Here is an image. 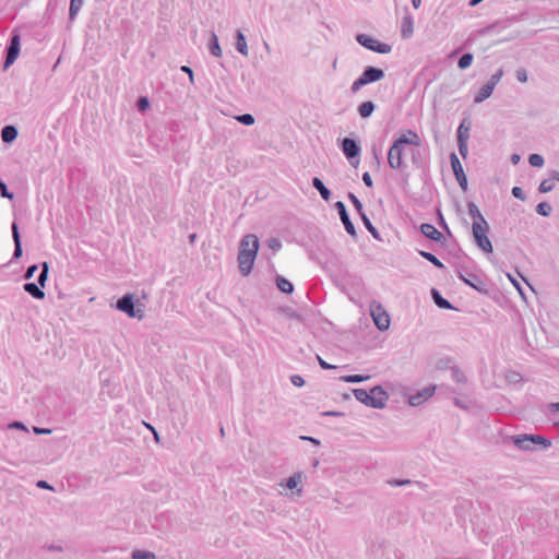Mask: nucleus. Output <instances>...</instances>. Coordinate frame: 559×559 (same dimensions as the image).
<instances>
[{"instance_id": "9b49d317", "label": "nucleus", "mask_w": 559, "mask_h": 559, "mask_svg": "<svg viewBox=\"0 0 559 559\" xmlns=\"http://www.w3.org/2000/svg\"><path fill=\"white\" fill-rule=\"evenodd\" d=\"M370 314L376 326L380 331H386L390 326V317L381 304L372 301L370 304Z\"/></svg>"}, {"instance_id": "bf43d9fd", "label": "nucleus", "mask_w": 559, "mask_h": 559, "mask_svg": "<svg viewBox=\"0 0 559 559\" xmlns=\"http://www.w3.org/2000/svg\"><path fill=\"white\" fill-rule=\"evenodd\" d=\"M180 70L189 75L190 83H194L193 70L188 66H181Z\"/></svg>"}, {"instance_id": "b1692460", "label": "nucleus", "mask_w": 559, "mask_h": 559, "mask_svg": "<svg viewBox=\"0 0 559 559\" xmlns=\"http://www.w3.org/2000/svg\"><path fill=\"white\" fill-rule=\"evenodd\" d=\"M492 92H493V88L491 87V84L485 83L479 88L477 94L475 95L474 103L475 104H480V103L485 102L487 98H489L491 96Z\"/></svg>"}, {"instance_id": "1a4fd4ad", "label": "nucleus", "mask_w": 559, "mask_h": 559, "mask_svg": "<svg viewBox=\"0 0 559 559\" xmlns=\"http://www.w3.org/2000/svg\"><path fill=\"white\" fill-rule=\"evenodd\" d=\"M340 148L350 165L356 168L359 164L361 152L359 143L355 139L346 136L342 140Z\"/></svg>"}, {"instance_id": "f704fd0d", "label": "nucleus", "mask_w": 559, "mask_h": 559, "mask_svg": "<svg viewBox=\"0 0 559 559\" xmlns=\"http://www.w3.org/2000/svg\"><path fill=\"white\" fill-rule=\"evenodd\" d=\"M473 60H474L473 53H471V52L463 53L457 61L459 69L465 70V69L469 68L471 64L473 63Z\"/></svg>"}, {"instance_id": "338daca9", "label": "nucleus", "mask_w": 559, "mask_h": 559, "mask_svg": "<svg viewBox=\"0 0 559 559\" xmlns=\"http://www.w3.org/2000/svg\"><path fill=\"white\" fill-rule=\"evenodd\" d=\"M509 278L512 282V284L514 285V287L518 289V292L521 294V296L523 298H525L523 289H522L520 283L515 278L511 277V275H509Z\"/></svg>"}, {"instance_id": "39448f33", "label": "nucleus", "mask_w": 559, "mask_h": 559, "mask_svg": "<svg viewBox=\"0 0 559 559\" xmlns=\"http://www.w3.org/2000/svg\"><path fill=\"white\" fill-rule=\"evenodd\" d=\"M116 308L124 312L129 318H136L139 320L144 318L143 305L134 299L132 294H124L116 302Z\"/></svg>"}, {"instance_id": "72a5a7b5", "label": "nucleus", "mask_w": 559, "mask_h": 559, "mask_svg": "<svg viewBox=\"0 0 559 559\" xmlns=\"http://www.w3.org/2000/svg\"><path fill=\"white\" fill-rule=\"evenodd\" d=\"M507 21L506 22H496V23H492L490 25H487L486 27L481 28L479 31V34L480 35H489V34H492L497 31H499L500 28H504L507 25Z\"/></svg>"}, {"instance_id": "6ab92c4d", "label": "nucleus", "mask_w": 559, "mask_h": 559, "mask_svg": "<svg viewBox=\"0 0 559 559\" xmlns=\"http://www.w3.org/2000/svg\"><path fill=\"white\" fill-rule=\"evenodd\" d=\"M468 214L473 218V224L486 225L488 224L483 214L480 213L478 206L474 202L467 203Z\"/></svg>"}, {"instance_id": "cd10ccee", "label": "nucleus", "mask_w": 559, "mask_h": 559, "mask_svg": "<svg viewBox=\"0 0 559 559\" xmlns=\"http://www.w3.org/2000/svg\"><path fill=\"white\" fill-rule=\"evenodd\" d=\"M209 50L210 52L215 57L222 56V48L218 43V37L215 33H212L210 40H209Z\"/></svg>"}, {"instance_id": "dca6fc26", "label": "nucleus", "mask_w": 559, "mask_h": 559, "mask_svg": "<svg viewBox=\"0 0 559 559\" xmlns=\"http://www.w3.org/2000/svg\"><path fill=\"white\" fill-rule=\"evenodd\" d=\"M419 229L420 233L429 240L441 242L444 239V236L432 224L423 223Z\"/></svg>"}, {"instance_id": "864d4df0", "label": "nucleus", "mask_w": 559, "mask_h": 559, "mask_svg": "<svg viewBox=\"0 0 559 559\" xmlns=\"http://www.w3.org/2000/svg\"><path fill=\"white\" fill-rule=\"evenodd\" d=\"M512 195L521 201H524L526 199V195L522 188L520 187H513L512 188Z\"/></svg>"}, {"instance_id": "7ed1b4c3", "label": "nucleus", "mask_w": 559, "mask_h": 559, "mask_svg": "<svg viewBox=\"0 0 559 559\" xmlns=\"http://www.w3.org/2000/svg\"><path fill=\"white\" fill-rule=\"evenodd\" d=\"M385 76L384 71L381 68L373 67V66H367L364 68L362 73L359 78H357L352 86L350 92L353 94H356L359 92L364 86L376 83L381 81Z\"/></svg>"}, {"instance_id": "a19ab883", "label": "nucleus", "mask_w": 559, "mask_h": 559, "mask_svg": "<svg viewBox=\"0 0 559 559\" xmlns=\"http://www.w3.org/2000/svg\"><path fill=\"white\" fill-rule=\"evenodd\" d=\"M555 188L554 179L552 177L549 179H544L538 187V191L540 193H547L550 192Z\"/></svg>"}, {"instance_id": "a211bd4d", "label": "nucleus", "mask_w": 559, "mask_h": 559, "mask_svg": "<svg viewBox=\"0 0 559 559\" xmlns=\"http://www.w3.org/2000/svg\"><path fill=\"white\" fill-rule=\"evenodd\" d=\"M414 22L411 15H405L401 24V36L406 39L413 36Z\"/></svg>"}, {"instance_id": "6e6552de", "label": "nucleus", "mask_w": 559, "mask_h": 559, "mask_svg": "<svg viewBox=\"0 0 559 559\" xmlns=\"http://www.w3.org/2000/svg\"><path fill=\"white\" fill-rule=\"evenodd\" d=\"M457 277L469 287L474 288L480 294L487 295L489 293L488 284L477 274L462 269L457 271Z\"/></svg>"}, {"instance_id": "69168bd1", "label": "nucleus", "mask_w": 559, "mask_h": 559, "mask_svg": "<svg viewBox=\"0 0 559 559\" xmlns=\"http://www.w3.org/2000/svg\"><path fill=\"white\" fill-rule=\"evenodd\" d=\"M321 415L322 416L342 417V416H344V413L337 412V411H326V412L321 413Z\"/></svg>"}, {"instance_id": "f257e3e1", "label": "nucleus", "mask_w": 559, "mask_h": 559, "mask_svg": "<svg viewBox=\"0 0 559 559\" xmlns=\"http://www.w3.org/2000/svg\"><path fill=\"white\" fill-rule=\"evenodd\" d=\"M259 250V239L253 234L242 237L239 245L238 264L239 271L243 276H248L253 267Z\"/></svg>"}, {"instance_id": "4468645a", "label": "nucleus", "mask_w": 559, "mask_h": 559, "mask_svg": "<svg viewBox=\"0 0 559 559\" xmlns=\"http://www.w3.org/2000/svg\"><path fill=\"white\" fill-rule=\"evenodd\" d=\"M20 53V35L16 31L13 32V36L11 38L10 46L8 48V53L4 62V69H8L12 66L17 59Z\"/></svg>"}, {"instance_id": "0e129e2a", "label": "nucleus", "mask_w": 559, "mask_h": 559, "mask_svg": "<svg viewBox=\"0 0 559 559\" xmlns=\"http://www.w3.org/2000/svg\"><path fill=\"white\" fill-rule=\"evenodd\" d=\"M37 488L55 491V488L46 480H37Z\"/></svg>"}, {"instance_id": "052dcab7", "label": "nucleus", "mask_w": 559, "mask_h": 559, "mask_svg": "<svg viewBox=\"0 0 559 559\" xmlns=\"http://www.w3.org/2000/svg\"><path fill=\"white\" fill-rule=\"evenodd\" d=\"M317 358H318V362H319V365H320V367H321L322 369H324V370H330V369H335V368H336V366H334V365H331V364L326 362V361H325V360H323L320 356H317Z\"/></svg>"}, {"instance_id": "e2e57ef3", "label": "nucleus", "mask_w": 559, "mask_h": 559, "mask_svg": "<svg viewBox=\"0 0 559 559\" xmlns=\"http://www.w3.org/2000/svg\"><path fill=\"white\" fill-rule=\"evenodd\" d=\"M364 183L368 187V188H371L373 187V181H372V178L370 176V174L368 171L362 174V177H361Z\"/></svg>"}, {"instance_id": "5701e85b", "label": "nucleus", "mask_w": 559, "mask_h": 559, "mask_svg": "<svg viewBox=\"0 0 559 559\" xmlns=\"http://www.w3.org/2000/svg\"><path fill=\"white\" fill-rule=\"evenodd\" d=\"M376 109V105L371 100H366L359 104L357 111L362 119L369 118Z\"/></svg>"}, {"instance_id": "c03bdc74", "label": "nucleus", "mask_w": 559, "mask_h": 559, "mask_svg": "<svg viewBox=\"0 0 559 559\" xmlns=\"http://www.w3.org/2000/svg\"><path fill=\"white\" fill-rule=\"evenodd\" d=\"M452 359L450 357H442V358H439L436 362V369L438 370H445L448 368L451 369L452 367Z\"/></svg>"}, {"instance_id": "7c9ffc66", "label": "nucleus", "mask_w": 559, "mask_h": 559, "mask_svg": "<svg viewBox=\"0 0 559 559\" xmlns=\"http://www.w3.org/2000/svg\"><path fill=\"white\" fill-rule=\"evenodd\" d=\"M17 135V131L13 126H7L2 129L1 138L3 142H12Z\"/></svg>"}, {"instance_id": "774afa93", "label": "nucleus", "mask_w": 559, "mask_h": 559, "mask_svg": "<svg viewBox=\"0 0 559 559\" xmlns=\"http://www.w3.org/2000/svg\"><path fill=\"white\" fill-rule=\"evenodd\" d=\"M24 289L35 297V283H27L24 285Z\"/></svg>"}, {"instance_id": "c9c22d12", "label": "nucleus", "mask_w": 559, "mask_h": 559, "mask_svg": "<svg viewBox=\"0 0 559 559\" xmlns=\"http://www.w3.org/2000/svg\"><path fill=\"white\" fill-rule=\"evenodd\" d=\"M370 379L368 374H348L341 377V380L347 383H360Z\"/></svg>"}, {"instance_id": "c85d7f7f", "label": "nucleus", "mask_w": 559, "mask_h": 559, "mask_svg": "<svg viewBox=\"0 0 559 559\" xmlns=\"http://www.w3.org/2000/svg\"><path fill=\"white\" fill-rule=\"evenodd\" d=\"M418 253L420 257H423L425 260L429 261L431 264H433L436 267L443 270L445 269L444 264L431 252L419 250Z\"/></svg>"}, {"instance_id": "f3484780", "label": "nucleus", "mask_w": 559, "mask_h": 559, "mask_svg": "<svg viewBox=\"0 0 559 559\" xmlns=\"http://www.w3.org/2000/svg\"><path fill=\"white\" fill-rule=\"evenodd\" d=\"M430 294H431V298H432L433 302L440 309H447V310L454 309V306L448 299L443 298L437 288H431Z\"/></svg>"}, {"instance_id": "2f4dec72", "label": "nucleus", "mask_w": 559, "mask_h": 559, "mask_svg": "<svg viewBox=\"0 0 559 559\" xmlns=\"http://www.w3.org/2000/svg\"><path fill=\"white\" fill-rule=\"evenodd\" d=\"M12 236L15 245L14 258H20L22 255V247L16 224L12 225Z\"/></svg>"}, {"instance_id": "393cba45", "label": "nucleus", "mask_w": 559, "mask_h": 559, "mask_svg": "<svg viewBox=\"0 0 559 559\" xmlns=\"http://www.w3.org/2000/svg\"><path fill=\"white\" fill-rule=\"evenodd\" d=\"M276 287L284 294H292L294 292V285L290 281H288L287 278H285L284 276L282 275H277L276 276Z\"/></svg>"}, {"instance_id": "bb28decb", "label": "nucleus", "mask_w": 559, "mask_h": 559, "mask_svg": "<svg viewBox=\"0 0 559 559\" xmlns=\"http://www.w3.org/2000/svg\"><path fill=\"white\" fill-rule=\"evenodd\" d=\"M360 218L366 227V229L371 234V236L376 239V240H379V241H382V238L380 236V233L379 230L372 225L371 221L369 219V217L367 216V214H362L360 215Z\"/></svg>"}, {"instance_id": "13d9d810", "label": "nucleus", "mask_w": 559, "mask_h": 559, "mask_svg": "<svg viewBox=\"0 0 559 559\" xmlns=\"http://www.w3.org/2000/svg\"><path fill=\"white\" fill-rule=\"evenodd\" d=\"M453 403L455 406H457L461 409H465V411L469 409V404L466 401H463L459 397H454Z\"/></svg>"}, {"instance_id": "603ef678", "label": "nucleus", "mask_w": 559, "mask_h": 559, "mask_svg": "<svg viewBox=\"0 0 559 559\" xmlns=\"http://www.w3.org/2000/svg\"><path fill=\"white\" fill-rule=\"evenodd\" d=\"M516 79L521 83H526L528 80L527 71L524 68H520L516 70Z\"/></svg>"}, {"instance_id": "37998d69", "label": "nucleus", "mask_w": 559, "mask_h": 559, "mask_svg": "<svg viewBox=\"0 0 559 559\" xmlns=\"http://www.w3.org/2000/svg\"><path fill=\"white\" fill-rule=\"evenodd\" d=\"M451 371H452V378L454 381H456L457 383L466 382L465 374L457 366H452Z\"/></svg>"}, {"instance_id": "49530a36", "label": "nucleus", "mask_w": 559, "mask_h": 559, "mask_svg": "<svg viewBox=\"0 0 559 559\" xmlns=\"http://www.w3.org/2000/svg\"><path fill=\"white\" fill-rule=\"evenodd\" d=\"M457 147L461 156L466 158L468 154V141H465L464 138H461L457 140Z\"/></svg>"}, {"instance_id": "8fccbe9b", "label": "nucleus", "mask_w": 559, "mask_h": 559, "mask_svg": "<svg viewBox=\"0 0 559 559\" xmlns=\"http://www.w3.org/2000/svg\"><path fill=\"white\" fill-rule=\"evenodd\" d=\"M136 107L140 111H144L150 107V100L146 96H140L136 100Z\"/></svg>"}, {"instance_id": "ea45409f", "label": "nucleus", "mask_w": 559, "mask_h": 559, "mask_svg": "<svg viewBox=\"0 0 559 559\" xmlns=\"http://www.w3.org/2000/svg\"><path fill=\"white\" fill-rule=\"evenodd\" d=\"M456 138L460 140L461 138H464L465 141H468L469 139V126H465V120H463L456 131Z\"/></svg>"}, {"instance_id": "09e8293b", "label": "nucleus", "mask_w": 559, "mask_h": 559, "mask_svg": "<svg viewBox=\"0 0 559 559\" xmlns=\"http://www.w3.org/2000/svg\"><path fill=\"white\" fill-rule=\"evenodd\" d=\"M502 76H503V70L499 69L496 73H493L490 76V79L488 80L487 84H491V87L495 90V87L500 82Z\"/></svg>"}, {"instance_id": "9d476101", "label": "nucleus", "mask_w": 559, "mask_h": 559, "mask_svg": "<svg viewBox=\"0 0 559 559\" xmlns=\"http://www.w3.org/2000/svg\"><path fill=\"white\" fill-rule=\"evenodd\" d=\"M356 40L364 48H366L370 51L377 52V53L386 55V53H390L392 50L391 45L381 43L378 39L373 38L370 35H367V34H357Z\"/></svg>"}, {"instance_id": "58836bf2", "label": "nucleus", "mask_w": 559, "mask_h": 559, "mask_svg": "<svg viewBox=\"0 0 559 559\" xmlns=\"http://www.w3.org/2000/svg\"><path fill=\"white\" fill-rule=\"evenodd\" d=\"M347 198L352 202L359 216L365 214L361 201L353 192H348Z\"/></svg>"}, {"instance_id": "a878e982", "label": "nucleus", "mask_w": 559, "mask_h": 559, "mask_svg": "<svg viewBox=\"0 0 559 559\" xmlns=\"http://www.w3.org/2000/svg\"><path fill=\"white\" fill-rule=\"evenodd\" d=\"M84 3V0H71L70 1V8H69V23H72L75 21L82 5Z\"/></svg>"}, {"instance_id": "473e14b6", "label": "nucleus", "mask_w": 559, "mask_h": 559, "mask_svg": "<svg viewBox=\"0 0 559 559\" xmlns=\"http://www.w3.org/2000/svg\"><path fill=\"white\" fill-rule=\"evenodd\" d=\"M49 273V264L48 262H41L40 263V273L37 276V284L41 287H45V283L48 278Z\"/></svg>"}, {"instance_id": "c756f323", "label": "nucleus", "mask_w": 559, "mask_h": 559, "mask_svg": "<svg viewBox=\"0 0 559 559\" xmlns=\"http://www.w3.org/2000/svg\"><path fill=\"white\" fill-rule=\"evenodd\" d=\"M397 139L406 140L407 142L405 143V146L406 145H415V146H419L420 145L419 135L415 131H413V130H408L406 134H402Z\"/></svg>"}, {"instance_id": "f03ea898", "label": "nucleus", "mask_w": 559, "mask_h": 559, "mask_svg": "<svg viewBox=\"0 0 559 559\" xmlns=\"http://www.w3.org/2000/svg\"><path fill=\"white\" fill-rule=\"evenodd\" d=\"M353 394L360 403L378 409L384 408L389 399L388 393L381 385H374L370 391L365 389H353Z\"/></svg>"}, {"instance_id": "f8f14e48", "label": "nucleus", "mask_w": 559, "mask_h": 559, "mask_svg": "<svg viewBox=\"0 0 559 559\" xmlns=\"http://www.w3.org/2000/svg\"><path fill=\"white\" fill-rule=\"evenodd\" d=\"M450 163L457 183L463 191H466L468 187L467 178L463 166L454 152L450 154Z\"/></svg>"}, {"instance_id": "412c9836", "label": "nucleus", "mask_w": 559, "mask_h": 559, "mask_svg": "<svg viewBox=\"0 0 559 559\" xmlns=\"http://www.w3.org/2000/svg\"><path fill=\"white\" fill-rule=\"evenodd\" d=\"M235 47L239 53L246 57L248 56V45L246 36L240 29H238L235 35Z\"/></svg>"}, {"instance_id": "4be33fe9", "label": "nucleus", "mask_w": 559, "mask_h": 559, "mask_svg": "<svg viewBox=\"0 0 559 559\" xmlns=\"http://www.w3.org/2000/svg\"><path fill=\"white\" fill-rule=\"evenodd\" d=\"M301 480H302V473L297 472V473H294L292 476H289L286 479L285 486L292 490H296L297 493H300L301 492V487H300Z\"/></svg>"}, {"instance_id": "5fc2aeb1", "label": "nucleus", "mask_w": 559, "mask_h": 559, "mask_svg": "<svg viewBox=\"0 0 559 559\" xmlns=\"http://www.w3.org/2000/svg\"><path fill=\"white\" fill-rule=\"evenodd\" d=\"M267 246L270 249H272L274 251H277L282 248V243H281L280 239H277V238H270L267 240Z\"/></svg>"}, {"instance_id": "de8ad7c7", "label": "nucleus", "mask_w": 559, "mask_h": 559, "mask_svg": "<svg viewBox=\"0 0 559 559\" xmlns=\"http://www.w3.org/2000/svg\"><path fill=\"white\" fill-rule=\"evenodd\" d=\"M502 76H503V70L499 69L496 73H493L490 76V79L488 80L487 84H491V87L495 90V87L500 82Z\"/></svg>"}, {"instance_id": "aec40b11", "label": "nucleus", "mask_w": 559, "mask_h": 559, "mask_svg": "<svg viewBox=\"0 0 559 559\" xmlns=\"http://www.w3.org/2000/svg\"><path fill=\"white\" fill-rule=\"evenodd\" d=\"M311 185L316 190H318V192L320 193L321 198L324 201H329L331 199L332 193L330 189L325 187V185L319 177H313L311 180Z\"/></svg>"}, {"instance_id": "4c0bfd02", "label": "nucleus", "mask_w": 559, "mask_h": 559, "mask_svg": "<svg viewBox=\"0 0 559 559\" xmlns=\"http://www.w3.org/2000/svg\"><path fill=\"white\" fill-rule=\"evenodd\" d=\"M132 559H156V556L152 551L147 550H133L131 554Z\"/></svg>"}, {"instance_id": "423d86ee", "label": "nucleus", "mask_w": 559, "mask_h": 559, "mask_svg": "<svg viewBox=\"0 0 559 559\" xmlns=\"http://www.w3.org/2000/svg\"><path fill=\"white\" fill-rule=\"evenodd\" d=\"M404 139H395L388 151V164L392 169L402 170L405 165L403 160V151L405 143Z\"/></svg>"}, {"instance_id": "680f3d73", "label": "nucleus", "mask_w": 559, "mask_h": 559, "mask_svg": "<svg viewBox=\"0 0 559 559\" xmlns=\"http://www.w3.org/2000/svg\"><path fill=\"white\" fill-rule=\"evenodd\" d=\"M0 193L3 198L12 199L13 194L10 193L7 189V186L0 180Z\"/></svg>"}, {"instance_id": "3c124183", "label": "nucleus", "mask_w": 559, "mask_h": 559, "mask_svg": "<svg viewBox=\"0 0 559 559\" xmlns=\"http://www.w3.org/2000/svg\"><path fill=\"white\" fill-rule=\"evenodd\" d=\"M421 154L419 150H412V163L415 167L421 168Z\"/></svg>"}, {"instance_id": "79ce46f5", "label": "nucleus", "mask_w": 559, "mask_h": 559, "mask_svg": "<svg viewBox=\"0 0 559 559\" xmlns=\"http://www.w3.org/2000/svg\"><path fill=\"white\" fill-rule=\"evenodd\" d=\"M528 163L531 166L539 168L544 166L545 159L540 154L534 153L528 156Z\"/></svg>"}, {"instance_id": "2eb2a0df", "label": "nucleus", "mask_w": 559, "mask_h": 559, "mask_svg": "<svg viewBox=\"0 0 559 559\" xmlns=\"http://www.w3.org/2000/svg\"><path fill=\"white\" fill-rule=\"evenodd\" d=\"M436 389H437V385L431 384V385H428V386L424 388L423 390L416 392L415 394L409 395L408 396L409 405H412V406L421 405L425 401H427L435 394Z\"/></svg>"}, {"instance_id": "0eeeda50", "label": "nucleus", "mask_w": 559, "mask_h": 559, "mask_svg": "<svg viewBox=\"0 0 559 559\" xmlns=\"http://www.w3.org/2000/svg\"><path fill=\"white\" fill-rule=\"evenodd\" d=\"M489 225H479L473 224L472 225V234L474 238L475 245L485 253H492L493 247L488 238L487 234L489 233Z\"/></svg>"}, {"instance_id": "a18cd8bd", "label": "nucleus", "mask_w": 559, "mask_h": 559, "mask_svg": "<svg viewBox=\"0 0 559 559\" xmlns=\"http://www.w3.org/2000/svg\"><path fill=\"white\" fill-rule=\"evenodd\" d=\"M236 119L243 126H252L254 123V117L251 114L239 115Z\"/></svg>"}, {"instance_id": "4d7b16f0", "label": "nucleus", "mask_w": 559, "mask_h": 559, "mask_svg": "<svg viewBox=\"0 0 559 559\" xmlns=\"http://www.w3.org/2000/svg\"><path fill=\"white\" fill-rule=\"evenodd\" d=\"M412 481L409 479H392L389 480L388 484L394 487H402L405 485H409Z\"/></svg>"}, {"instance_id": "6e6d98bb", "label": "nucleus", "mask_w": 559, "mask_h": 559, "mask_svg": "<svg viewBox=\"0 0 559 559\" xmlns=\"http://www.w3.org/2000/svg\"><path fill=\"white\" fill-rule=\"evenodd\" d=\"M290 382L295 385V386H302L305 384V380L299 374H293L290 377Z\"/></svg>"}, {"instance_id": "e433bc0d", "label": "nucleus", "mask_w": 559, "mask_h": 559, "mask_svg": "<svg viewBox=\"0 0 559 559\" xmlns=\"http://www.w3.org/2000/svg\"><path fill=\"white\" fill-rule=\"evenodd\" d=\"M536 212L542 215V216H549L552 212V206L550 203L546 202V201H543V202H539L536 206Z\"/></svg>"}, {"instance_id": "ddd939ff", "label": "nucleus", "mask_w": 559, "mask_h": 559, "mask_svg": "<svg viewBox=\"0 0 559 559\" xmlns=\"http://www.w3.org/2000/svg\"><path fill=\"white\" fill-rule=\"evenodd\" d=\"M334 207L337 211L341 222L343 223L344 228L347 231V234L350 235L353 238H356L357 231H356L354 223L352 222V219L349 217V214L347 212V209H346V205L344 204V202L337 201L334 204Z\"/></svg>"}, {"instance_id": "20e7f679", "label": "nucleus", "mask_w": 559, "mask_h": 559, "mask_svg": "<svg viewBox=\"0 0 559 559\" xmlns=\"http://www.w3.org/2000/svg\"><path fill=\"white\" fill-rule=\"evenodd\" d=\"M513 444L524 451L536 448L547 449L551 445V441L539 435H518L512 437Z\"/></svg>"}]
</instances>
